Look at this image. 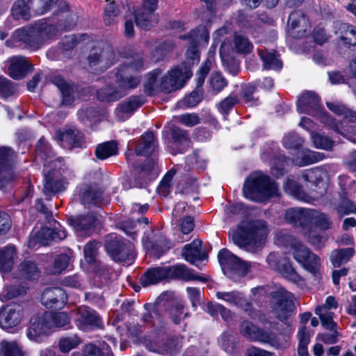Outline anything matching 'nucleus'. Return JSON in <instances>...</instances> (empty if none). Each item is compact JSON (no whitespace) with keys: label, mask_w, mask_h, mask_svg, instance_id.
<instances>
[{"label":"nucleus","mask_w":356,"mask_h":356,"mask_svg":"<svg viewBox=\"0 0 356 356\" xmlns=\"http://www.w3.org/2000/svg\"><path fill=\"white\" fill-rule=\"evenodd\" d=\"M141 81L142 74L137 68H118L115 72L116 86L107 85L100 88L97 97L103 102L118 101L136 89Z\"/></svg>","instance_id":"1"},{"label":"nucleus","mask_w":356,"mask_h":356,"mask_svg":"<svg viewBox=\"0 0 356 356\" xmlns=\"http://www.w3.org/2000/svg\"><path fill=\"white\" fill-rule=\"evenodd\" d=\"M268 234L266 222L253 220L241 223L232 232L234 243L252 253L257 252L264 245Z\"/></svg>","instance_id":"2"},{"label":"nucleus","mask_w":356,"mask_h":356,"mask_svg":"<svg viewBox=\"0 0 356 356\" xmlns=\"http://www.w3.org/2000/svg\"><path fill=\"white\" fill-rule=\"evenodd\" d=\"M243 191L246 198L257 201L259 197L276 196L278 186L268 176L257 175L246 179Z\"/></svg>","instance_id":"3"},{"label":"nucleus","mask_w":356,"mask_h":356,"mask_svg":"<svg viewBox=\"0 0 356 356\" xmlns=\"http://www.w3.org/2000/svg\"><path fill=\"white\" fill-rule=\"evenodd\" d=\"M239 330L246 339L268 343L276 349L284 348L286 343L281 342L277 336L271 331L264 330L249 321H243L239 325Z\"/></svg>","instance_id":"4"},{"label":"nucleus","mask_w":356,"mask_h":356,"mask_svg":"<svg viewBox=\"0 0 356 356\" xmlns=\"http://www.w3.org/2000/svg\"><path fill=\"white\" fill-rule=\"evenodd\" d=\"M105 248L115 261H129L134 257V244L114 233L105 237Z\"/></svg>","instance_id":"5"},{"label":"nucleus","mask_w":356,"mask_h":356,"mask_svg":"<svg viewBox=\"0 0 356 356\" xmlns=\"http://www.w3.org/2000/svg\"><path fill=\"white\" fill-rule=\"evenodd\" d=\"M272 298L275 301L273 312L275 318L286 323L294 309L293 296L284 288H278L270 293Z\"/></svg>","instance_id":"6"},{"label":"nucleus","mask_w":356,"mask_h":356,"mask_svg":"<svg viewBox=\"0 0 356 356\" xmlns=\"http://www.w3.org/2000/svg\"><path fill=\"white\" fill-rule=\"evenodd\" d=\"M192 76L193 72L191 68H172L166 75L161 78L160 82L161 91L170 93L179 90Z\"/></svg>","instance_id":"7"},{"label":"nucleus","mask_w":356,"mask_h":356,"mask_svg":"<svg viewBox=\"0 0 356 356\" xmlns=\"http://www.w3.org/2000/svg\"><path fill=\"white\" fill-rule=\"evenodd\" d=\"M293 255V258L316 279L321 277V259L307 247L302 243L296 245Z\"/></svg>","instance_id":"8"},{"label":"nucleus","mask_w":356,"mask_h":356,"mask_svg":"<svg viewBox=\"0 0 356 356\" xmlns=\"http://www.w3.org/2000/svg\"><path fill=\"white\" fill-rule=\"evenodd\" d=\"M218 257L225 273H234L244 276L251 267L250 263L242 260L226 248L218 252Z\"/></svg>","instance_id":"9"},{"label":"nucleus","mask_w":356,"mask_h":356,"mask_svg":"<svg viewBox=\"0 0 356 356\" xmlns=\"http://www.w3.org/2000/svg\"><path fill=\"white\" fill-rule=\"evenodd\" d=\"M104 189L96 182L83 183L78 187V198L85 207H99L104 202Z\"/></svg>","instance_id":"10"},{"label":"nucleus","mask_w":356,"mask_h":356,"mask_svg":"<svg viewBox=\"0 0 356 356\" xmlns=\"http://www.w3.org/2000/svg\"><path fill=\"white\" fill-rule=\"evenodd\" d=\"M159 306L175 324H179L182 318L184 305L172 292H164L159 297Z\"/></svg>","instance_id":"11"},{"label":"nucleus","mask_w":356,"mask_h":356,"mask_svg":"<svg viewBox=\"0 0 356 356\" xmlns=\"http://www.w3.org/2000/svg\"><path fill=\"white\" fill-rule=\"evenodd\" d=\"M75 323L77 327L83 331L101 329L104 327L99 314L88 307H81L78 309Z\"/></svg>","instance_id":"12"},{"label":"nucleus","mask_w":356,"mask_h":356,"mask_svg":"<svg viewBox=\"0 0 356 356\" xmlns=\"http://www.w3.org/2000/svg\"><path fill=\"white\" fill-rule=\"evenodd\" d=\"M41 302L47 308L61 309L67 302V295L60 287H49L42 293Z\"/></svg>","instance_id":"13"},{"label":"nucleus","mask_w":356,"mask_h":356,"mask_svg":"<svg viewBox=\"0 0 356 356\" xmlns=\"http://www.w3.org/2000/svg\"><path fill=\"white\" fill-rule=\"evenodd\" d=\"M23 318V310L17 305H8L0 308V327L8 330L18 325Z\"/></svg>","instance_id":"14"},{"label":"nucleus","mask_w":356,"mask_h":356,"mask_svg":"<svg viewBox=\"0 0 356 356\" xmlns=\"http://www.w3.org/2000/svg\"><path fill=\"white\" fill-rule=\"evenodd\" d=\"M56 137L64 148L69 149L82 147L85 143L83 134L77 129L70 128L63 131H57Z\"/></svg>","instance_id":"15"},{"label":"nucleus","mask_w":356,"mask_h":356,"mask_svg":"<svg viewBox=\"0 0 356 356\" xmlns=\"http://www.w3.org/2000/svg\"><path fill=\"white\" fill-rule=\"evenodd\" d=\"M170 136L169 147L172 154L183 153L189 147L191 138L187 131L172 126L170 128Z\"/></svg>","instance_id":"16"},{"label":"nucleus","mask_w":356,"mask_h":356,"mask_svg":"<svg viewBox=\"0 0 356 356\" xmlns=\"http://www.w3.org/2000/svg\"><path fill=\"white\" fill-rule=\"evenodd\" d=\"M114 58V53L110 46L105 43H99L90 49L87 57L88 64L90 66L97 65L106 60V65H111Z\"/></svg>","instance_id":"17"},{"label":"nucleus","mask_w":356,"mask_h":356,"mask_svg":"<svg viewBox=\"0 0 356 356\" xmlns=\"http://www.w3.org/2000/svg\"><path fill=\"white\" fill-rule=\"evenodd\" d=\"M96 220V217L92 213L81 215L67 220L79 236H90L95 230Z\"/></svg>","instance_id":"18"},{"label":"nucleus","mask_w":356,"mask_h":356,"mask_svg":"<svg viewBox=\"0 0 356 356\" xmlns=\"http://www.w3.org/2000/svg\"><path fill=\"white\" fill-rule=\"evenodd\" d=\"M321 107L319 97L312 91L302 93L297 102L298 111L301 113L317 115Z\"/></svg>","instance_id":"19"},{"label":"nucleus","mask_w":356,"mask_h":356,"mask_svg":"<svg viewBox=\"0 0 356 356\" xmlns=\"http://www.w3.org/2000/svg\"><path fill=\"white\" fill-rule=\"evenodd\" d=\"M287 26L289 34L293 38L304 36L307 30V19L301 10L292 12L288 19Z\"/></svg>","instance_id":"20"},{"label":"nucleus","mask_w":356,"mask_h":356,"mask_svg":"<svg viewBox=\"0 0 356 356\" xmlns=\"http://www.w3.org/2000/svg\"><path fill=\"white\" fill-rule=\"evenodd\" d=\"M14 36L16 40L23 42L33 49H39L44 43L35 24L16 30Z\"/></svg>","instance_id":"21"},{"label":"nucleus","mask_w":356,"mask_h":356,"mask_svg":"<svg viewBox=\"0 0 356 356\" xmlns=\"http://www.w3.org/2000/svg\"><path fill=\"white\" fill-rule=\"evenodd\" d=\"M218 299L222 300L232 305H235L241 308L243 311L251 315L252 311V305L249 302L243 293L238 291H232L229 292L218 291L216 293Z\"/></svg>","instance_id":"22"},{"label":"nucleus","mask_w":356,"mask_h":356,"mask_svg":"<svg viewBox=\"0 0 356 356\" xmlns=\"http://www.w3.org/2000/svg\"><path fill=\"white\" fill-rule=\"evenodd\" d=\"M55 15L60 17L57 23L58 29L70 31L76 26L78 15L70 10L69 5L65 1H61L59 3V10H56Z\"/></svg>","instance_id":"23"},{"label":"nucleus","mask_w":356,"mask_h":356,"mask_svg":"<svg viewBox=\"0 0 356 356\" xmlns=\"http://www.w3.org/2000/svg\"><path fill=\"white\" fill-rule=\"evenodd\" d=\"M47 318L45 312L42 315H34L30 320V325L27 331V337L35 341H38V338L47 334L51 329L47 323Z\"/></svg>","instance_id":"24"},{"label":"nucleus","mask_w":356,"mask_h":356,"mask_svg":"<svg viewBox=\"0 0 356 356\" xmlns=\"http://www.w3.org/2000/svg\"><path fill=\"white\" fill-rule=\"evenodd\" d=\"M169 278L182 280L184 281L197 280L202 282H208V278L196 275L194 270L188 268L184 264H177L172 266H168Z\"/></svg>","instance_id":"25"},{"label":"nucleus","mask_w":356,"mask_h":356,"mask_svg":"<svg viewBox=\"0 0 356 356\" xmlns=\"http://www.w3.org/2000/svg\"><path fill=\"white\" fill-rule=\"evenodd\" d=\"M158 140L152 131L143 134L136 146L135 152L138 156H149L158 149Z\"/></svg>","instance_id":"26"},{"label":"nucleus","mask_w":356,"mask_h":356,"mask_svg":"<svg viewBox=\"0 0 356 356\" xmlns=\"http://www.w3.org/2000/svg\"><path fill=\"white\" fill-rule=\"evenodd\" d=\"M169 278L168 266H157L148 268L141 276L140 283L143 286L156 284Z\"/></svg>","instance_id":"27"},{"label":"nucleus","mask_w":356,"mask_h":356,"mask_svg":"<svg viewBox=\"0 0 356 356\" xmlns=\"http://www.w3.org/2000/svg\"><path fill=\"white\" fill-rule=\"evenodd\" d=\"M99 243L95 241H90L86 244L83 249L84 257L90 265H94L96 270V275H102L105 270H108L107 266L102 265L97 259Z\"/></svg>","instance_id":"28"},{"label":"nucleus","mask_w":356,"mask_h":356,"mask_svg":"<svg viewBox=\"0 0 356 356\" xmlns=\"http://www.w3.org/2000/svg\"><path fill=\"white\" fill-rule=\"evenodd\" d=\"M68 183L65 179L56 178L54 171H49L44 175L43 193L45 195H52L64 191Z\"/></svg>","instance_id":"29"},{"label":"nucleus","mask_w":356,"mask_h":356,"mask_svg":"<svg viewBox=\"0 0 356 356\" xmlns=\"http://www.w3.org/2000/svg\"><path fill=\"white\" fill-rule=\"evenodd\" d=\"M181 256L193 265L196 261H202L207 257V254L202 251L200 240H194L191 243L185 245L181 250Z\"/></svg>","instance_id":"30"},{"label":"nucleus","mask_w":356,"mask_h":356,"mask_svg":"<svg viewBox=\"0 0 356 356\" xmlns=\"http://www.w3.org/2000/svg\"><path fill=\"white\" fill-rule=\"evenodd\" d=\"M324 157L323 153L300 148L295 153L292 160L296 165L301 167L318 162L323 160Z\"/></svg>","instance_id":"31"},{"label":"nucleus","mask_w":356,"mask_h":356,"mask_svg":"<svg viewBox=\"0 0 356 356\" xmlns=\"http://www.w3.org/2000/svg\"><path fill=\"white\" fill-rule=\"evenodd\" d=\"M311 209L292 208L286 211L285 220L295 227H304L309 223Z\"/></svg>","instance_id":"32"},{"label":"nucleus","mask_w":356,"mask_h":356,"mask_svg":"<svg viewBox=\"0 0 356 356\" xmlns=\"http://www.w3.org/2000/svg\"><path fill=\"white\" fill-rule=\"evenodd\" d=\"M49 80L51 83L56 86L63 95V104L70 105L74 101V88L60 74H51L49 76Z\"/></svg>","instance_id":"33"},{"label":"nucleus","mask_w":356,"mask_h":356,"mask_svg":"<svg viewBox=\"0 0 356 356\" xmlns=\"http://www.w3.org/2000/svg\"><path fill=\"white\" fill-rule=\"evenodd\" d=\"M144 307L146 312L143 315V322L154 327H161L163 323V318L160 313L162 309L159 306V298L155 305L145 304Z\"/></svg>","instance_id":"34"},{"label":"nucleus","mask_w":356,"mask_h":356,"mask_svg":"<svg viewBox=\"0 0 356 356\" xmlns=\"http://www.w3.org/2000/svg\"><path fill=\"white\" fill-rule=\"evenodd\" d=\"M335 34L346 45L356 46V27L347 23H339L336 26Z\"/></svg>","instance_id":"35"},{"label":"nucleus","mask_w":356,"mask_h":356,"mask_svg":"<svg viewBox=\"0 0 356 356\" xmlns=\"http://www.w3.org/2000/svg\"><path fill=\"white\" fill-rule=\"evenodd\" d=\"M161 74V70L155 68L145 75L143 81V92L147 96H154L161 91V87L158 82V78Z\"/></svg>","instance_id":"36"},{"label":"nucleus","mask_w":356,"mask_h":356,"mask_svg":"<svg viewBox=\"0 0 356 356\" xmlns=\"http://www.w3.org/2000/svg\"><path fill=\"white\" fill-rule=\"evenodd\" d=\"M134 19L136 26L143 30H149L158 23L159 20L154 13L140 8L135 11Z\"/></svg>","instance_id":"37"},{"label":"nucleus","mask_w":356,"mask_h":356,"mask_svg":"<svg viewBox=\"0 0 356 356\" xmlns=\"http://www.w3.org/2000/svg\"><path fill=\"white\" fill-rule=\"evenodd\" d=\"M17 255V250L15 245H8L0 248V271L3 273L10 272L14 264V257Z\"/></svg>","instance_id":"38"},{"label":"nucleus","mask_w":356,"mask_h":356,"mask_svg":"<svg viewBox=\"0 0 356 356\" xmlns=\"http://www.w3.org/2000/svg\"><path fill=\"white\" fill-rule=\"evenodd\" d=\"M149 254L156 258L161 257L172 247L171 241L164 237H160L155 241L145 243Z\"/></svg>","instance_id":"39"},{"label":"nucleus","mask_w":356,"mask_h":356,"mask_svg":"<svg viewBox=\"0 0 356 356\" xmlns=\"http://www.w3.org/2000/svg\"><path fill=\"white\" fill-rule=\"evenodd\" d=\"M45 314L47 318V323H49L51 329L65 327H66L65 329H67L72 327L70 325V317L67 313L64 312H45Z\"/></svg>","instance_id":"40"},{"label":"nucleus","mask_w":356,"mask_h":356,"mask_svg":"<svg viewBox=\"0 0 356 356\" xmlns=\"http://www.w3.org/2000/svg\"><path fill=\"white\" fill-rule=\"evenodd\" d=\"M19 275L26 280H35L40 277V271L36 263L32 260L25 259L17 266Z\"/></svg>","instance_id":"41"},{"label":"nucleus","mask_w":356,"mask_h":356,"mask_svg":"<svg viewBox=\"0 0 356 356\" xmlns=\"http://www.w3.org/2000/svg\"><path fill=\"white\" fill-rule=\"evenodd\" d=\"M134 157V154L127 156V162L131 164L134 168V175L135 177L139 178H145L151 172H152L156 167V161L154 159H147L142 165H137L136 163H132V159Z\"/></svg>","instance_id":"42"},{"label":"nucleus","mask_w":356,"mask_h":356,"mask_svg":"<svg viewBox=\"0 0 356 356\" xmlns=\"http://www.w3.org/2000/svg\"><path fill=\"white\" fill-rule=\"evenodd\" d=\"M33 0H17L12 6V15L15 19L29 20L31 17L30 9Z\"/></svg>","instance_id":"43"},{"label":"nucleus","mask_w":356,"mask_h":356,"mask_svg":"<svg viewBox=\"0 0 356 356\" xmlns=\"http://www.w3.org/2000/svg\"><path fill=\"white\" fill-rule=\"evenodd\" d=\"M257 54L265 67H282L283 65L280 54L274 49H259Z\"/></svg>","instance_id":"44"},{"label":"nucleus","mask_w":356,"mask_h":356,"mask_svg":"<svg viewBox=\"0 0 356 356\" xmlns=\"http://www.w3.org/2000/svg\"><path fill=\"white\" fill-rule=\"evenodd\" d=\"M144 103L143 97L139 95L131 96L122 102L117 108L118 114H131Z\"/></svg>","instance_id":"45"},{"label":"nucleus","mask_w":356,"mask_h":356,"mask_svg":"<svg viewBox=\"0 0 356 356\" xmlns=\"http://www.w3.org/2000/svg\"><path fill=\"white\" fill-rule=\"evenodd\" d=\"M355 254L353 248L334 250L330 254V261L334 267H339L348 262Z\"/></svg>","instance_id":"46"},{"label":"nucleus","mask_w":356,"mask_h":356,"mask_svg":"<svg viewBox=\"0 0 356 356\" xmlns=\"http://www.w3.org/2000/svg\"><path fill=\"white\" fill-rule=\"evenodd\" d=\"M312 222L323 231L331 229L333 225L332 220L327 214L314 209H311L310 212L309 223Z\"/></svg>","instance_id":"47"},{"label":"nucleus","mask_w":356,"mask_h":356,"mask_svg":"<svg viewBox=\"0 0 356 356\" xmlns=\"http://www.w3.org/2000/svg\"><path fill=\"white\" fill-rule=\"evenodd\" d=\"M118 143L111 140L99 144L95 149V156L98 159L104 160L118 154Z\"/></svg>","instance_id":"48"},{"label":"nucleus","mask_w":356,"mask_h":356,"mask_svg":"<svg viewBox=\"0 0 356 356\" xmlns=\"http://www.w3.org/2000/svg\"><path fill=\"white\" fill-rule=\"evenodd\" d=\"M104 8V20L106 25H110L114 22L115 17L119 16L122 10L125 9V6L122 2L117 3L115 1H109Z\"/></svg>","instance_id":"49"},{"label":"nucleus","mask_w":356,"mask_h":356,"mask_svg":"<svg viewBox=\"0 0 356 356\" xmlns=\"http://www.w3.org/2000/svg\"><path fill=\"white\" fill-rule=\"evenodd\" d=\"M284 191L289 194L293 195L296 199L309 202L310 197L303 191L302 187L293 179H287L284 186Z\"/></svg>","instance_id":"50"},{"label":"nucleus","mask_w":356,"mask_h":356,"mask_svg":"<svg viewBox=\"0 0 356 356\" xmlns=\"http://www.w3.org/2000/svg\"><path fill=\"white\" fill-rule=\"evenodd\" d=\"M277 270L293 282L297 283L301 281L300 276L296 273L290 261L286 257H284L280 260V264Z\"/></svg>","instance_id":"51"},{"label":"nucleus","mask_w":356,"mask_h":356,"mask_svg":"<svg viewBox=\"0 0 356 356\" xmlns=\"http://www.w3.org/2000/svg\"><path fill=\"white\" fill-rule=\"evenodd\" d=\"M36 156L41 160L51 163L54 161V153L51 146L47 143L44 138H41L37 143Z\"/></svg>","instance_id":"52"},{"label":"nucleus","mask_w":356,"mask_h":356,"mask_svg":"<svg viewBox=\"0 0 356 356\" xmlns=\"http://www.w3.org/2000/svg\"><path fill=\"white\" fill-rule=\"evenodd\" d=\"M67 236L65 229L54 228L51 229L44 227L40 229L38 234V237L43 238L46 241L45 244H48V241L54 240H63ZM44 244V242L43 243Z\"/></svg>","instance_id":"53"},{"label":"nucleus","mask_w":356,"mask_h":356,"mask_svg":"<svg viewBox=\"0 0 356 356\" xmlns=\"http://www.w3.org/2000/svg\"><path fill=\"white\" fill-rule=\"evenodd\" d=\"M189 37H193L191 44L194 46L205 45L209 40V31L204 26H200L188 33Z\"/></svg>","instance_id":"54"},{"label":"nucleus","mask_w":356,"mask_h":356,"mask_svg":"<svg viewBox=\"0 0 356 356\" xmlns=\"http://www.w3.org/2000/svg\"><path fill=\"white\" fill-rule=\"evenodd\" d=\"M0 356H26L22 348L15 341L0 342Z\"/></svg>","instance_id":"55"},{"label":"nucleus","mask_w":356,"mask_h":356,"mask_svg":"<svg viewBox=\"0 0 356 356\" xmlns=\"http://www.w3.org/2000/svg\"><path fill=\"white\" fill-rule=\"evenodd\" d=\"M16 155L10 147H0V170H12Z\"/></svg>","instance_id":"56"},{"label":"nucleus","mask_w":356,"mask_h":356,"mask_svg":"<svg viewBox=\"0 0 356 356\" xmlns=\"http://www.w3.org/2000/svg\"><path fill=\"white\" fill-rule=\"evenodd\" d=\"M299 343L298 347V356H309L307 346L310 341V334L305 325L302 326L297 334Z\"/></svg>","instance_id":"57"},{"label":"nucleus","mask_w":356,"mask_h":356,"mask_svg":"<svg viewBox=\"0 0 356 356\" xmlns=\"http://www.w3.org/2000/svg\"><path fill=\"white\" fill-rule=\"evenodd\" d=\"M18 85L7 78L0 76V97L8 99L15 95Z\"/></svg>","instance_id":"58"},{"label":"nucleus","mask_w":356,"mask_h":356,"mask_svg":"<svg viewBox=\"0 0 356 356\" xmlns=\"http://www.w3.org/2000/svg\"><path fill=\"white\" fill-rule=\"evenodd\" d=\"M86 38H88L87 34L70 35L65 36L60 42V49L63 52L72 50L80 42L85 40Z\"/></svg>","instance_id":"59"},{"label":"nucleus","mask_w":356,"mask_h":356,"mask_svg":"<svg viewBox=\"0 0 356 356\" xmlns=\"http://www.w3.org/2000/svg\"><path fill=\"white\" fill-rule=\"evenodd\" d=\"M257 86L254 84L248 83L242 85L241 95L244 102L250 105H256L259 102L258 97L255 96Z\"/></svg>","instance_id":"60"},{"label":"nucleus","mask_w":356,"mask_h":356,"mask_svg":"<svg viewBox=\"0 0 356 356\" xmlns=\"http://www.w3.org/2000/svg\"><path fill=\"white\" fill-rule=\"evenodd\" d=\"M304 143V139L296 133H289L282 139V144L287 149L298 151Z\"/></svg>","instance_id":"61"},{"label":"nucleus","mask_w":356,"mask_h":356,"mask_svg":"<svg viewBox=\"0 0 356 356\" xmlns=\"http://www.w3.org/2000/svg\"><path fill=\"white\" fill-rule=\"evenodd\" d=\"M234 47L237 52L243 54H250L253 48L252 44L248 38L243 35L236 34L234 35Z\"/></svg>","instance_id":"62"},{"label":"nucleus","mask_w":356,"mask_h":356,"mask_svg":"<svg viewBox=\"0 0 356 356\" xmlns=\"http://www.w3.org/2000/svg\"><path fill=\"white\" fill-rule=\"evenodd\" d=\"M275 241L277 245L284 247H287L289 245H292L296 248V245L298 244H300V243L296 242V238L290 234L286 230H281L276 233L275 236Z\"/></svg>","instance_id":"63"},{"label":"nucleus","mask_w":356,"mask_h":356,"mask_svg":"<svg viewBox=\"0 0 356 356\" xmlns=\"http://www.w3.org/2000/svg\"><path fill=\"white\" fill-rule=\"evenodd\" d=\"M312 139L316 148L330 150L334 145V141L330 138L321 134H312Z\"/></svg>","instance_id":"64"}]
</instances>
